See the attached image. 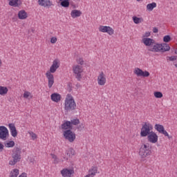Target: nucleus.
<instances>
[{
  "mask_svg": "<svg viewBox=\"0 0 177 177\" xmlns=\"http://www.w3.org/2000/svg\"><path fill=\"white\" fill-rule=\"evenodd\" d=\"M147 139L150 143H157L158 142V136L154 131H151V133L147 136Z\"/></svg>",
  "mask_w": 177,
  "mask_h": 177,
  "instance_id": "f8f14e48",
  "label": "nucleus"
},
{
  "mask_svg": "<svg viewBox=\"0 0 177 177\" xmlns=\"http://www.w3.org/2000/svg\"><path fill=\"white\" fill-rule=\"evenodd\" d=\"M59 60L55 59L53 62V64L50 67V70L46 72V77L48 81V88H52V86H53V84H55V77L53 76V73H56V70L59 68Z\"/></svg>",
  "mask_w": 177,
  "mask_h": 177,
  "instance_id": "f257e3e1",
  "label": "nucleus"
},
{
  "mask_svg": "<svg viewBox=\"0 0 177 177\" xmlns=\"http://www.w3.org/2000/svg\"><path fill=\"white\" fill-rule=\"evenodd\" d=\"M12 157L13 160L9 161V165H16L21 160V149L19 147L14 148Z\"/></svg>",
  "mask_w": 177,
  "mask_h": 177,
  "instance_id": "7ed1b4c3",
  "label": "nucleus"
},
{
  "mask_svg": "<svg viewBox=\"0 0 177 177\" xmlns=\"http://www.w3.org/2000/svg\"><path fill=\"white\" fill-rule=\"evenodd\" d=\"M0 67H2V60L0 59Z\"/></svg>",
  "mask_w": 177,
  "mask_h": 177,
  "instance_id": "de8ad7c7",
  "label": "nucleus"
},
{
  "mask_svg": "<svg viewBox=\"0 0 177 177\" xmlns=\"http://www.w3.org/2000/svg\"><path fill=\"white\" fill-rule=\"evenodd\" d=\"M62 128L65 131H71L73 129V126L71 125V122L66 121L64 124H62Z\"/></svg>",
  "mask_w": 177,
  "mask_h": 177,
  "instance_id": "aec40b11",
  "label": "nucleus"
},
{
  "mask_svg": "<svg viewBox=\"0 0 177 177\" xmlns=\"http://www.w3.org/2000/svg\"><path fill=\"white\" fill-rule=\"evenodd\" d=\"M60 99H62V96L59 93H54L51 95V100L53 102L57 103V102H60Z\"/></svg>",
  "mask_w": 177,
  "mask_h": 177,
  "instance_id": "412c9836",
  "label": "nucleus"
},
{
  "mask_svg": "<svg viewBox=\"0 0 177 177\" xmlns=\"http://www.w3.org/2000/svg\"><path fill=\"white\" fill-rule=\"evenodd\" d=\"M154 128L158 131V132H159V133H161L162 131L165 129L164 126L158 124H156Z\"/></svg>",
  "mask_w": 177,
  "mask_h": 177,
  "instance_id": "bb28decb",
  "label": "nucleus"
},
{
  "mask_svg": "<svg viewBox=\"0 0 177 177\" xmlns=\"http://www.w3.org/2000/svg\"><path fill=\"white\" fill-rule=\"evenodd\" d=\"M9 5L10 6H14V7H17L19 6V0H9Z\"/></svg>",
  "mask_w": 177,
  "mask_h": 177,
  "instance_id": "c85d7f7f",
  "label": "nucleus"
},
{
  "mask_svg": "<svg viewBox=\"0 0 177 177\" xmlns=\"http://www.w3.org/2000/svg\"><path fill=\"white\" fill-rule=\"evenodd\" d=\"M10 177H17L19 176V169H15L10 172Z\"/></svg>",
  "mask_w": 177,
  "mask_h": 177,
  "instance_id": "7c9ffc66",
  "label": "nucleus"
},
{
  "mask_svg": "<svg viewBox=\"0 0 177 177\" xmlns=\"http://www.w3.org/2000/svg\"><path fill=\"white\" fill-rule=\"evenodd\" d=\"M96 174H97V168L96 167H92L91 169L88 170V174L92 177H94Z\"/></svg>",
  "mask_w": 177,
  "mask_h": 177,
  "instance_id": "393cba45",
  "label": "nucleus"
},
{
  "mask_svg": "<svg viewBox=\"0 0 177 177\" xmlns=\"http://www.w3.org/2000/svg\"><path fill=\"white\" fill-rule=\"evenodd\" d=\"M9 138V130L5 126H0V139L6 140Z\"/></svg>",
  "mask_w": 177,
  "mask_h": 177,
  "instance_id": "0eeeda50",
  "label": "nucleus"
},
{
  "mask_svg": "<svg viewBox=\"0 0 177 177\" xmlns=\"http://www.w3.org/2000/svg\"><path fill=\"white\" fill-rule=\"evenodd\" d=\"M3 147H5V146L0 142V151H2L3 150Z\"/></svg>",
  "mask_w": 177,
  "mask_h": 177,
  "instance_id": "c03bdc74",
  "label": "nucleus"
},
{
  "mask_svg": "<svg viewBox=\"0 0 177 177\" xmlns=\"http://www.w3.org/2000/svg\"><path fill=\"white\" fill-rule=\"evenodd\" d=\"M139 154L142 158H146L147 156H150L151 154V151H150L149 144H145L143 147L140 148Z\"/></svg>",
  "mask_w": 177,
  "mask_h": 177,
  "instance_id": "39448f33",
  "label": "nucleus"
},
{
  "mask_svg": "<svg viewBox=\"0 0 177 177\" xmlns=\"http://www.w3.org/2000/svg\"><path fill=\"white\" fill-rule=\"evenodd\" d=\"M63 177H71L74 175V169L64 168L61 171Z\"/></svg>",
  "mask_w": 177,
  "mask_h": 177,
  "instance_id": "ddd939ff",
  "label": "nucleus"
},
{
  "mask_svg": "<svg viewBox=\"0 0 177 177\" xmlns=\"http://www.w3.org/2000/svg\"><path fill=\"white\" fill-rule=\"evenodd\" d=\"M53 159H54L53 162L54 164H59V158H57V156L53 153L50 154Z\"/></svg>",
  "mask_w": 177,
  "mask_h": 177,
  "instance_id": "72a5a7b5",
  "label": "nucleus"
},
{
  "mask_svg": "<svg viewBox=\"0 0 177 177\" xmlns=\"http://www.w3.org/2000/svg\"><path fill=\"white\" fill-rule=\"evenodd\" d=\"M132 19H133V23H135V24H139L140 23H143V21H144L143 18L138 17L136 16H133L132 17Z\"/></svg>",
  "mask_w": 177,
  "mask_h": 177,
  "instance_id": "b1692460",
  "label": "nucleus"
},
{
  "mask_svg": "<svg viewBox=\"0 0 177 177\" xmlns=\"http://www.w3.org/2000/svg\"><path fill=\"white\" fill-rule=\"evenodd\" d=\"M153 95L157 99H161V97H162V93L160 91L154 92Z\"/></svg>",
  "mask_w": 177,
  "mask_h": 177,
  "instance_id": "473e14b6",
  "label": "nucleus"
},
{
  "mask_svg": "<svg viewBox=\"0 0 177 177\" xmlns=\"http://www.w3.org/2000/svg\"><path fill=\"white\" fill-rule=\"evenodd\" d=\"M64 158V160H68V158Z\"/></svg>",
  "mask_w": 177,
  "mask_h": 177,
  "instance_id": "09e8293b",
  "label": "nucleus"
},
{
  "mask_svg": "<svg viewBox=\"0 0 177 177\" xmlns=\"http://www.w3.org/2000/svg\"><path fill=\"white\" fill-rule=\"evenodd\" d=\"M73 151H74V150L71 148L68 151H66V155L68 157H70V153H71V154L74 155V153H73Z\"/></svg>",
  "mask_w": 177,
  "mask_h": 177,
  "instance_id": "a19ab883",
  "label": "nucleus"
},
{
  "mask_svg": "<svg viewBox=\"0 0 177 177\" xmlns=\"http://www.w3.org/2000/svg\"><path fill=\"white\" fill-rule=\"evenodd\" d=\"M71 125H78L80 124V120L78 118L72 119L71 120Z\"/></svg>",
  "mask_w": 177,
  "mask_h": 177,
  "instance_id": "2f4dec72",
  "label": "nucleus"
},
{
  "mask_svg": "<svg viewBox=\"0 0 177 177\" xmlns=\"http://www.w3.org/2000/svg\"><path fill=\"white\" fill-rule=\"evenodd\" d=\"M4 146L5 147H15V141L11 140V141H8L7 142H4Z\"/></svg>",
  "mask_w": 177,
  "mask_h": 177,
  "instance_id": "cd10ccee",
  "label": "nucleus"
},
{
  "mask_svg": "<svg viewBox=\"0 0 177 177\" xmlns=\"http://www.w3.org/2000/svg\"><path fill=\"white\" fill-rule=\"evenodd\" d=\"M99 31L100 32H107L109 35H113L114 34V29L110 26H100Z\"/></svg>",
  "mask_w": 177,
  "mask_h": 177,
  "instance_id": "9d476101",
  "label": "nucleus"
},
{
  "mask_svg": "<svg viewBox=\"0 0 177 177\" xmlns=\"http://www.w3.org/2000/svg\"><path fill=\"white\" fill-rule=\"evenodd\" d=\"M77 109V104L74 97L71 95L68 94L64 102V110L66 113H70V111H73Z\"/></svg>",
  "mask_w": 177,
  "mask_h": 177,
  "instance_id": "f03ea898",
  "label": "nucleus"
},
{
  "mask_svg": "<svg viewBox=\"0 0 177 177\" xmlns=\"http://www.w3.org/2000/svg\"><path fill=\"white\" fill-rule=\"evenodd\" d=\"M28 17V14L24 10H21L18 12V18L19 20H26Z\"/></svg>",
  "mask_w": 177,
  "mask_h": 177,
  "instance_id": "a211bd4d",
  "label": "nucleus"
},
{
  "mask_svg": "<svg viewBox=\"0 0 177 177\" xmlns=\"http://www.w3.org/2000/svg\"><path fill=\"white\" fill-rule=\"evenodd\" d=\"M134 74L137 75V77H149L150 75V73L147 71H143L142 69L139 68H136L134 70Z\"/></svg>",
  "mask_w": 177,
  "mask_h": 177,
  "instance_id": "9b49d317",
  "label": "nucleus"
},
{
  "mask_svg": "<svg viewBox=\"0 0 177 177\" xmlns=\"http://www.w3.org/2000/svg\"><path fill=\"white\" fill-rule=\"evenodd\" d=\"M151 131H153V124L149 122H145L140 130V136L142 138L149 136L151 133Z\"/></svg>",
  "mask_w": 177,
  "mask_h": 177,
  "instance_id": "20e7f679",
  "label": "nucleus"
},
{
  "mask_svg": "<svg viewBox=\"0 0 177 177\" xmlns=\"http://www.w3.org/2000/svg\"><path fill=\"white\" fill-rule=\"evenodd\" d=\"M142 41L145 46H150V48L153 46L156 42V40L149 37H145Z\"/></svg>",
  "mask_w": 177,
  "mask_h": 177,
  "instance_id": "dca6fc26",
  "label": "nucleus"
},
{
  "mask_svg": "<svg viewBox=\"0 0 177 177\" xmlns=\"http://www.w3.org/2000/svg\"><path fill=\"white\" fill-rule=\"evenodd\" d=\"M8 91V87L0 86V95L1 96H5Z\"/></svg>",
  "mask_w": 177,
  "mask_h": 177,
  "instance_id": "a878e982",
  "label": "nucleus"
},
{
  "mask_svg": "<svg viewBox=\"0 0 177 177\" xmlns=\"http://www.w3.org/2000/svg\"><path fill=\"white\" fill-rule=\"evenodd\" d=\"M151 33L150 32H146L145 34L143 35L144 38H147V37H150Z\"/></svg>",
  "mask_w": 177,
  "mask_h": 177,
  "instance_id": "79ce46f5",
  "label": "nucleus"
},
{
  "mask_svg": "<svg viewBox=\"0 0 177 177\" xmlns=\"http://www.w3.org/2000/svg\"><path fill=\"white\" fill-rule=\"evenodd\" d=\"M37 3L44 8H50V6H53V3L50 0H38Z\"/></svg>",
  "mask_w": 177,
  "mask_h": 177,
  "instance_id": "4468645a",
  "label": "nucleus"
},
{
  "mask_svg": "<svg viewBox=\"0 0 177 177\" xmlns=\"http://www.w3.org/2000/svg\"><path fill=\"white\" fill-rule=\"evenodd\" d=\"M170 60H174V59H172V58H170Z\"/></svg>",
  "mask_w": 177,
  "mask_h": 177,
  "instance_id": "8fccbe9b",
  "label": "nucleus"
},
{
  "mask_svg": "<svg viewBox=\"0 0 177 177\" xmlns=\"http://www.w3.org/2000/svg\"><path fill=\"white\" fill-rule=\"evenodd\" d=\"M60 5L63 8H68V6H70V1H61Z\"/></svg>",
  "mask_w": 177,
  "mask_h": 177,
  "instance_id": "c756f323",
  "label": "nucleus"
},
{
  "mask_svg": "<svg viewBox=\"0 0 177 177\" xmlns=\"http://www.w3.org/2000/svg\"><path fill=\"white\" fill-rule=\"evenodd\" d=\"M8 127L12 138H16V136H17V130L16 129V126H15V124L13 123L8 124Z\"/></svg>",
  "mask_w": 177,
  "mask_h": 177,
  "instance_id": "f3484780",
  "label": "nucleus"
},
{
  "mask_svg": "<svg viewBox=\"0 0 177 177\" xmlns=\"http://www.w3.org/2000/svg\"><path fill=\"white\" fill-rule=\"evenodd\" d=\"M64 138L70 143H73L75 140V133L73 132L71 130H66L63 133Z\"/></svg>",
  "mask_w": 177,
  "mask_h": 177,
  "instance_id": "423d86ee",
  "label": "nucleus"
},
{
  "mask_svg": "<svg viewBox=\"0 0 177 177\" xmlns=\"http://www.w3.org/2000/svg\"><path fill=\"white\" fill-rule=\"evenodd\" d=\"M56 42H57V38H56V37H53L50 39V43L51 44H56Z\"/></svg>",
  "mask_w": 177,
  "mask_h": 177,
  "instance_id": "58836bf2",
  "label": "nucleus"
},
{
  "mask_svg": "<svg viewBox=\"0 0 177 177\" xmlns=\"http://www.w3.org/2000/svg\"><path fill=\"white\" fill-rule=\"evenodd\" d=\"M73 73L75 74V78H77V81H81V79L82 78V76L81 75V73L82 71V66L80 65H75L73 67Z\"/></svg>",
  "mask_w": 177,
  "mask_h": 177,
  "instance_id": "6e6552de",
  "label": "nucleus"
},
{
  "mask_svg": "<svg viewBox=\"0 0 177 177\" xmlns=\"http://www.w3.org/2000/svg\"><path fill=\"white\" fill-rule=\"evenodd\" d=\"M161 44L154 43L152 46L148 48L149 52H161Z\"/></svg>",
  "mask_w": 177,
  "mask_h": 177,
  "instance_id": "2eb2a0df",
  "label": "nucleus"
},
{
  "mask_svg": "<svg viewBox=\"0 0 177 177\" xmlns=\"http://www.w3.org/2000/svg\"><path fill=\"white\" fill-rule=\"evenodd\" d=\"M160 133H162V135H165V136H167L169 139L170 138L169 134L168 132H167V131H165V129Z\"/></svg>",
  "mask_w": 177,
  "mask_h": 177,
  "instance_id": "ea45409f",
  "label": "nucleus"
},
{
  "mask_svg": "<svg viewBox=\"0 0 177 177\" xmlns=\"http://www.w3.org/2000/svg\"><path fill=\"white\" fill-rule=\"evenodd\" d=\"M82 15V12L80 10H73L71 12V16L73 19H77Z\"/></svg>",
  "mask_w": 177,
  "mask_h": 177,
  "instance_id": "6ab92c4d",
  "label": "nucleus"
},
{
  "mask_svg": "<svg viewBox=\"0 0 177 177\" xmlns=\"http://www.w3.org/2000/svg\"><path fill=\"white\" fill-rule=\"evenodd\" d=\"M80 128L81 129H84V124H80L79 129H80Z\"/></svg>",
  "mask_w": 177,
  "mask_h": 177,
  "instance_id": "49530a36",
  "label": "nucleus"
},
{
  "mask_svg": "<svg viewBox=\"0 0 177 177\" xmlns=\"http://www.w3.org/2000/svg\"><path fill=\"white\" fill-rule=\"evenodd\" d=\"M97 84L100 86H104V85H106V75L104 74V71H101L100 74L97 76Z\"/></svg>",
  "mask_w": 177,
  "mask_h": 177,
  "instance_id": "1a4fd4ad",
  "label": "nucleus"
},
{
  "mask_svg": "<svg viewBox=\"0 0 177 177\" xmlns=\"http://www.w3.org/2000/svg\"><path fill=\"white\" fill-rule=\"evenodd\" d=\"M169 49H171V47H169V44L167 43L161 44V52H168L169 51Z\"/></svg>",
  "mask_w": 177,
  "mask_h": 177,
  "instance_id": "4be33fe9",
  "label": "nucleus"
},
{
  "mask_svg": "<svg viewBox=\"0 0 177 177\" xmlns=\"http://www.w3.org/2000/svg\"><path fill=\"white\" fill-rule=\"evenodd\" d=\"M153 32H154V34H157V32H158V28H157L156 27L153 28Z\"/></svg>",
  "mask_w": 177,
  "mask_h": 177,
  "instance_id": "37998d69",
  "label": "nucleus"
},
{
  "mask_svg": "<svg viewBox=\"0 0 177 177\" xmlns=\"http://www.w3.org/2000/svg\"><path fill=\"white\" fill-rule=\"evenodd\" d=\"M76 62L78 64H80V66H82L84 64V59L79 57L76 59Z\"/></svg>",
  "mask_w": 177,
  "mask_h": 177,
  "instance_id": "e433bc0d",
  "label": "nucleus"
},
{
  "mask_svg": "<svg viewBox=\"0 0 177 177\" xmlns=\"http://www.w3.org/2000/svg\"><path fill=\"white\" fill-rule=\"evenodd\" d=\"M163 41L165 42H169V41H171V36L169 35H165L164 37H163Z\"/></svg>",
  "mask_w": 177,
  "mask_h": 177,
  "instance_id": "4c0bfd02",
  "label": "nucleus"
},
{
  "mask_svg": "<svg viewBox=\"0 0 177 177\" xmlns=\"http://www.w3.org/2000/svg\"><path fill=\"white\" fill-rule=\"evenodd\" d=\"M138 2L140 1V0H137Z\"/></svg>",
  "mask_w": 177,
  "mask_h": 177,
  "instance_id": "3c124183",
  "label": "nucleus"
},
{
  "mask_svg": "<svg viewBox=\"0 0 177 177\" xmlns=\"http://www.w3.org/2000/svg\"><path fill=\"white\" fill-rule=\"evenodd\" d=\"M30 97V99L32 97V95H31V93L28 92V91H25L24 93V97L25 99H28V97Z\"/></svg>",
  "mask_w": 177,
  "mask_h": 177,
  "instance_id": "f704fd0d",
  "label": "nucleus"
},
{
  "mask_svg": "<svg viewBox=\"0 0 177 177\" xmlns=\"http://www.w3.org/2000/svg\"><path fill=\"white\" fill-rule=\"evenodd\" d=\"M19 177H27V174L22 173Z\"/></svg>",
  "mask_w": 177,
  "mask_h": 177,
  "instance_id": "a18cd8bd",
  "label": "nucleus"
},
{
  "mask_svg": "<svg viewBox=\"0 0 177 177\" xmlns=\"http://www.w3.org/2000/svg\"><path fill=\"white\" fill-rule=\"evenodd\" d=\"M30 138H32V140H35V139H37L38 138V136H37V134H35L34 132L30 131L28 132Z\"/></svg>",
  "mask_w": 177,
  "mask_h": 177,
  "instance_id": "c9c22d12",
  "label": "nucleus"
},
{
  "mask_svg": "<svg viewBox=\"0 0 177 177\" xmlns=\"http://www.w3.org/2000/svg\"><path fill=\"white\" fill-rule=\"evenodd\" d=\"M155 8H157V3L156 2H152L147 5V10L148 12H152Z\"/></svg>",
  "mask_w": 177,
  "mask_h": 177,
  "instance_id": "5701e85b",
  "label": "nucleus"
}]
</instances>
